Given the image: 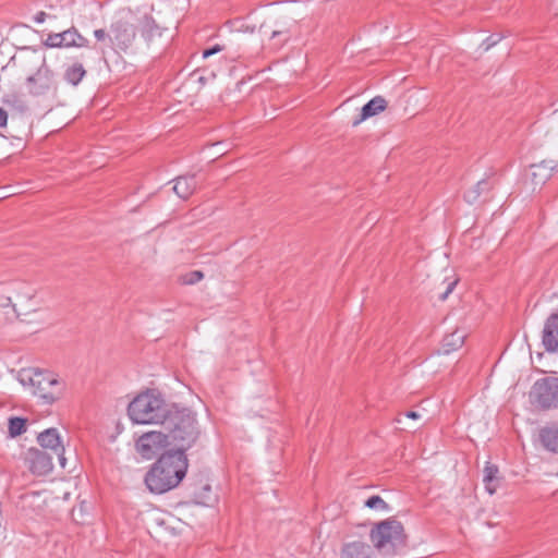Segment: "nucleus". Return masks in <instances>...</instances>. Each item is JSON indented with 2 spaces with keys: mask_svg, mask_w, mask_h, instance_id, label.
Returning <instances> with one entry per match:
<instances>
[{
  "mask_svg": "<svg viewBox=\"0 0 558 558\" xmlns=\"http://www.w3.org/2000/svg\"><path fill=\"white\" fill-rule=\"evenodd\" d=\"M110 31V48L116 52H128L136 39L137 32L147 41L159 35V27L153 16L137 15L130 9H123L116 15Z\"/></svg>",
  "mask_w": 558,
  "mask_h": 558,
  "instance_id": "obj_1",
  "label": "nucleus"
},
{
  "mask_svg": "<svg viewBox=\"0 0 558 558\" xmlns=\"http://www.w3.org/2000/svg\"><path fill=\"white\" fill-rule=\"evenodd\" d=\"M187 457L183 451H163L145 475V484L154 494L175 488L186 475Z\"/></svg>",
  "mask_w": 558,
  "mask_h": 558,
  "instance_id": "obj_2",
  "label": "nucleus"
},
{
  "mask_svg": "<svg viewBox=\"0 0 558 558\" xmlns=\"http://www.w3.org/2000/svg\"><path fill=\"white\" fill-rule=\"evenodd\" d=\"M166 435L177 451L190 449L198 439L199 429L195 414L187 408H180L173 403L167 417L161 424Z\"/></svg>",
  "mask_w": 558,
  "mask_h": 558,
  "instance_id": "obj_3",
  "label": "nucleus"
},
{
  "mask_svg": "<svg viewBox=\"0 0 558 558\" xmlns=\"http://www.w3.org/2000/svg\"><path fill=\"white\" fill-rule=\"evenodd\" d=\"M369 539L384 558H392L404 551L408 535L403 524L395 517H390L373 525Z\"/></svg>",
  "mask_w": 558,
  "mask_h": 558,
  "instance_id": "obj_4",
  "label": "nucleus"
},
{
  "mask_svg": "<svg viewBox=\"0 0 558 558\" xmlns=\"http://www.w3.org/2000/svg\"><path fill=\"white\" fill-rule=\"evenodd\" d=\"M173 404L154 390L140 393L129 404L128 414L137 424H162Z\"/></svg>",
  "mask_w": 558,
  "mask_h": 558,
  "instance_id": "obj_5",
  "label": "nucleus"
},
{
  "mask_svg": "<svg viewBox=\"0 0 558 558\" xmlns=\"http://www.w3.org/2000/svg\"><path fill=\"white\" fill-rule=\"evenodd\" d=\"M25 87L27 94L33 98L48 99L57 97L59 89L57 74L47 64L46 58H43L36 72L26 77Z\"/></svg>",
  "mask_w": 558,
  "mask_h": 558,
  "instance_id": "obj_6",
  "label": "nucleus"
},
{
  "mask_svg": "<svg viewBox=\"0 0 558 558\" xmlns=\"http://www.w3.org/2000/svg\"><path fill=\"white\" fill-rule=\"evenodd\" d=\"M530 402L539 410L558 409V377L537 379L529 393Z\"/></svg>",
  "mask_w": 558,
  "mask_h": 558,
  "instance_id": "obj_7",
  "label": "nucleus"
},
{
  "mask_svg": "<svg viewBox=\"0 0 558 558\" xmlns=\"http://www.w3.org/2000/svg\"><path fill=\"white\" fill-rule=\"evenodd\" d=\"M33 393L51 404L61 396V383L50 373L35 371L28 376Z\"/></svg>",
  "mask_w": 558,
  "mask_h": 558,
  "instance_id": "obj_8",
  "label": "nucleus"
},
{
  "mask_svg": "<svg viewBox=\"0 0 558 558\" xmlns=\"http://www.w3.org/2000/svg\"><path fill=\"white\" fill-rule=\"evenodd\" d=\"M136 450L144 459H153L157 454H161L162 451L172 446L167 437V435L162 432H148L143 434L136 440Z\"/></svg>",
  "mask_w": 558,
  "mask_h": 558,
  "instance_id": "obj_9",
  "label": "nucleus"
},
{
  "mask_svg": "<svg viewBox=\"0 0 558 558\" xmlns=\"http://www.w3.org/2000/svg\"><path fill=\"white\" fill-rule=\"evenodd\" d=\"M24 463L28 471L36 476L46 475L52 470L51 456L38 448H29L25 452Z\"/></svg>",
  "mask_w": 558,
  "mask_h": 558,
  "instance_id": "obj_10",
  "label": "nucleus"
},
{
  "mask_svg": "<svg viewBox=\"0 0 558 558\" xmlns=\"http://www.w3.org/2000/svg\"><path fill=\"white\" fill-rule=\"evenodd\" d=\"M542 344L549 353H558V312L551 313L545 320L542 331Z\"/></svg>",
  "mask_w": 558,
  "mask_h": 558,
  "instance_id": "obj_11",
  "label": "nucleus"
},
{
  "mask_svg": "<svg viewBox=\"0 0 558 558\" xmlns=\"http://www.w3.org/2000/svg\"><path fill=\"white\" fill-rule=\"evenodd\" d=\"M37 440L43 448H48L58 457L61 468H65L66 459L64 458V448L61 445L60 436L57 428H48L41 432Z\"/></svg>",
  "mask_w": 558,
  "mask_h": 558,
  "instance_id": "obj_12",
  "label": "nucleus"
},
{
  "mask_svg": "<svg viewBox=\"0 0 558 558\" xmlns=\"http://www.w3.org/2000/svg\"><path fill=\"white\" fill-rule=\"evenodd\" d=\"M538 440L545 450L558 454V424L553 423L541 427Z\"/></svg>",
  "mask_w": 558,
  "mask_h": 558,
  "instance_id": "obj_13",
  "label": "nucleus"
},
{
  "mask_svg": "<svg viewBox=\"0 0 558 558\" xmlns=\"http://www.w3.org/2000/svg\"><path fill=\"white\" fill-rule=\"evenodd\" d=\"M386 108L387 100L384 97L376 96L372 98L362 107L360 116L352 122V125H359L364 120L383 112Z\"/></svg>",
  "mask_w": 558,
  "mask_h": 558,
  "instance_id": "obj_14",
  "label": "nucleus"
},
{
  "mask_svg": "<svg viewBox=\"0 0 558 558\" xmlns=\"http://www.w3.org/2000/svg\"><path fill=\"white\" fill-rule=\"evenodd\" d=\"M483 473L485 489L489 495H494L502 481V477L499 476V468L494 463L486 462Z\"/></svg>",
  "mask_w": 558,
  "mask_h": 558,
  "instance_id": "obj_15",
  "label": "nucleus"
},
{
  "mask_svg": "<svg viewBox=\"0 0 558 558\" xmlns=\"http://www.w3.org/2000/svg\"><path fill=\"white\" fill-rule=\"evenodd\" d=\"M63 48H89V40L84 37L75 26L62 32Z\"/></svg>",
  "mask_w": 558,
  "mask_h": 558,
  "instance_id": "obj_16",
  "label": "nucleus"
},
{
  "mask_svg": "<svg viewBox=\"0 0 558 558\" xmlns=\"http://www.w3.org/2000/svg\"><path fill=\"white\" fill-rule=\"evenodd\" d=\"M197 182L194 174L182 175L175 179L174 193L182 199H187L196 190Z\"/></svg>",
  "mask_w": 558,
  "mask_h": 558,
  "instance_id": "obj_17",
  "label": "nucleus"
},
{
  "mask_svg": "<svg viewBox=\"0 0 558 558\" xmlns=\"http://www.w3.org/2000/svg\"><path fill=\"white\" fill-rule=\"evenodd\" d=\"M372 548L364 542H352L343 545L341 558H371Z\"/></svg>",
  "mask_w": 558,
  "mask_h": 558,
  "instance_id": "obj_18",
  "label": "nucleus"
},
{
  "mask_svg": "<svg viewBox=\"0 0 558 558\" xmlns=\"http://www.w3.org/2000/svg\"><path fill=\"white\" fill-rule=\"evenodd\" d=\"M86 74L87 71L83 63L75 61L72 64L65 66L63 72V80L72 86H77L86 76Z\"/></svg>",
  "mask_w": 558,
  "mask_h": 558,
  "instance_id": "obj_19",
  "label": "nucleus"
},
{
  "mask_svg": "<svg viewBox=\"0 0 558 558\" xmlns=\"http://www.w3.org/2000/svg\"><path fill=\"white\" fill-rule=\"evenodd\" d=\"M493 187L494 182L489 178L482 179L464 193V198L468 203H475L481 195L488 193Z\"/></svg>",
  "mask_w": 558,
  "mask_h": 558,
  "instance_id": "obj_20",
  "label": "nucleus"
},
{
  "mask_svg": "<svg viewBox=\"0 0 558 558\" xmlns=\"http://www.w3.org/2000/svg\"><path fill=\"white\" fill-rule=\"evenodd\" d=\"M465 340V335L461 330H454L453 332L446 335L441 342V350L445 354H449L460 349Z\"/></svg>",
  "mask_w": 558,
  "mask_h": 558,
  "instance_id": "obj_21",
  "label": "nucleus"
},
{
  "mask_svg": "<svg viewBox=\"0 0 558 558\" xmlns=\"http://www.w3.org/2000/svg\"><path fill=\"white\" fill-rule=\"evenodd\" d=\"M27 420L20 416L9 418V434L11 437H17L26 432Z\"/></svg>",
  "mask_w": 558,
  "mask_h": 558,
  "instance_id": "obj_22",
  "label": "nucleus"
},
{
  "mask_svg": "<svg viewBox=\"0 0 558 558\" xmlns=\"http://www.w3.org/2000/svg\"><path fill=\"white\" fill-rule=\"evenodd\" d=\"M532 168L546 171V173H544L541 178V181H544L551 175L553 171L558 169V160H543L537 165H533Z\"/></svg>",
  "mask_w": 558,
  "mask_h": 558,
  "instance_id": "obj_23",
  "label": "nucleus"
},
{
  "mask_svg": "<svg viewBox=\"0 0 558 558\" xmlns=\"http://www.w3.org/2000/svg\"><path fill=\"white\" fill-rule=\"evenodd\" d=\"M365 507L381 511H388L389 505L378 495L371 496L365 501Z\"/></svg>",
  "mask_w": 558,
  "mask_h": 558,
  "instance_id": "obj_24",
  "label": "nucleus"
},
{
  "mask_svg": "<svg viewBox=\"0 0 558 558\" xmlns=\"http://www.w3.org/2000/svg\"><path fill=\"white\" fill-rule=\"evenodd\" d=\"M60 37H62V32L50 33L43 41V46L46 48H63L64 44H62V39H60Z\"/></svg>",
  "mask_w": 558,
  "mask_h": 558,
  "instance_id": "obj_25",
  "label": "nucleus"
},
{
  "mask_svg": "<svg viewBox=\"0 0 558 558\" xmlns=\"http://www.w3.org/2000/svg\"><path fill=\"white\" fill-rule=\"evenodd\" d=\"M204 278V272L201 270H192L181 277L183 284H195Z\"/></svg>",
  "mask_w": 558,
  "mask_h": 558,
  "instance_id": "obj_26",
  "label": "nucleus"
},
{
  "mask_svg": "<svg viewBox=\"0 0 558 558\" xmlns=\"http://www.w3.org/2000/svg\"><path fill=\"white\" fill-rule=\"evenodd\" d=\"M94 37L98 43L108 44L110 47L111 31L107 32L105 28H98L94 31Z\"/></svg>",
  "mask_w": 558,
  "mask_h": 558,
  "instance_id": "obj_27",
  "label": "nucleus"
},
{
  "mask_svg": "<svg viewBox=\"0 0 558 558\" xmlns=\"http://www.w3.org/2000/svg\"><path fill=\"white\" fill-rule=\"evenodd\" d=\"M223 49H225L223 46H221L219 44H216V45H214L210 48L204 49L203 52H202V56H203L204 59H206V58H208V57H210L213 54H216V53L222 51Z\"/></svg>",
  "mask_w": 558,
  "mask_h": 558,
  "instance_id": "obj_28",
  "label": "nucleus"
},
{
  "mask_svg": "<svg viewBox=\"0 0 558 558\" xmlns=\"http://www.w3.org/2000/svg\"><path fill=\"white\" fill-rule=\"evenodd\" d=\"M457 283H458V280H457V279H456V280H453V281H450V282L448 283V286H447V288H446L445 292H444V293H441V294L439 295V300H440V301H445V300L448 298V295L453 291V289H454V287L457 286Z\"/></svg>",
  "mask_w": 558,
  "mask_h": 558,
  "instance_id": "obj_29",
  "label": "nucleus"
},
{
  "mask_svg": "<svg viewBox=\"0 0 558 558\" xmlns=\"http://www.w3.org/2000/svg\"><path fill=\"white\" fill-rule=\"evenodd\" d=\"M8 123V112L0 107V128H5Z\"/></svg>",
  "mask_w": 558,
  "mask_h": 558,
  "instance_id": "obj_30",
  "label": "nucleus"
},
{
  "mask_svg": "<svg viewBox=\"0 0 558 558\" xmlns=\"http://www.w3.org/2000/svg\"><path fill=\"white\" fill-rule=\"evenodd\" d=\"M47 13L45 11H39L34 15V21L38 24L44 23L46 21Z\"/></svg>",
  "mask_w": 558,
  "mask_h": 558,
  "instance_id": "obj_31",
  "label": "nucleus"
},
{
  "mask_svg": "<svg viewBox=\"0 0 558 558\" xmlns=\"http://www.w3.org/2000/svg\"><path fill=\"white\" fill-rule=\"evenodd\" d=\"M38 496H39V494H38V493H27V494H25V495H23V496H22V500H23L24 502H28V501H31V499H33V498H35V497H38Z\"/></svg>",
  "mask_w": 558,
  "mask_h": 558,
  "instance_id": "obj_32",
  "label": "nucleus"
},
{
  "mask_svg": "<svg viewBox=\"0 0 558 558\" xmlns=\"http://www.w3.org/2000/svg\"><path fill=\"white\" fill-rule=\"evenodd\" d=\"M405 416L409 417V418H412V420H416L420 417V414L415 411H408L405 413Z\"/></svg>",
  "mask_w": 558,
  "mask_h": 558,
  "instance_id": "obj_33",
  "label": "nucleus"
},
{
  "mask_svg": "<svg viewBox=\"0 0 558 558\" xmlns=\"http://www.w3.org/2000/svg\"><path fill=\"white\" fill-rule=\"evenodd\" d=\"M280 34H281V32L275 31V32L272 33V37H276V36L280 35Z\"/></svg>",
  "mask_w": 558,
  "mask_h": 558,
  "instance_id": "obj_34",
  "label": "nucleus"
},
{
  "mask_svg": "<svg viewBox=\"0 0 558 558\" xmlns=\"http://www.w3.org/2000/svg\"><path fill=\"white\" fill-rule=\"evenodd\" d=\"M198 81H199L202 84H204V83H205V77L201 76V77L198 78Z\"/></svg>",
  "mask_w": 558,
  "mask_h": 558,
  "instance_id": "obj_35",
  "label": "nucleus"
},
{
  "mask_svg": "<svg viewBox=\"0 0 558 558\" xmlns=\"http://www.w3.org/2000/svg\"><path fill=\"white\" fill-rule=\"evenodd\" d=\"M204 489H205V490H210V486H209L208 484H206V485L204 486Z\"/></svg>",
  "mask_w": 558,
  "mask_h": 558,
  "instance_id": "obj_36",
  "label": "nucleus"
},
{
  "mask_svg": "<svg viewBox=\"0 0 558 558\" xmlns=\"http://www.w3.org/2000/svg\"><path fill=\"white\" fill-rule=\"evenodd\" d=\"M536 175H537V173H536V172H533V173H532V177H533V179H534V180H535Z\"/></svg>",
  "mask_w": 558,
  "mask_h": 558,
  "instance_id": "obj_37",
  "label": "nucleus"
},
{
  "mask_svg": "<svg viewBox=\"0 0 558 558\" xmlns=\"http://www.w3.org/2000/svg\"><path fill=\"white\" fill-rule=\"evenodd\" d=\"M554 3H558V0H551Z\"/></svg>",
  "mask_w": 558,
  "mask_h": 558,
  "instance_id": "obj_38",
  "label": "nucleus"
}]
</instances>
